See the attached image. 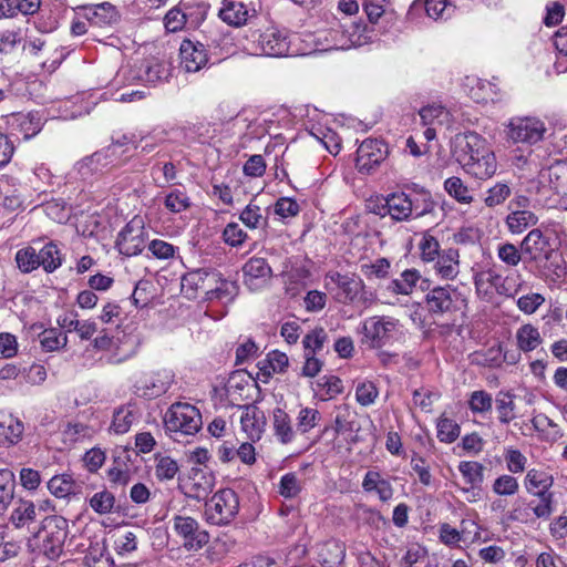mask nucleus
<instances>
[{
  "label": "nucleus",
  "mask_w": 567,
  "mask_h": 567,
  "mask_svg": "<svg viewBox=\"0 0 567 567\" xmlns=\"http://www.w3.org/2000/svg\"><path fill=\"white\" fill-rule=\"evenodd\" d=\"M524 262L533 264L535 274L546 281L556 284L566 275V266L561 255L557 251L551 236L534 228L520 241Z\"/></svg>",
  "instance_id": "obj_1"
},
{
  "label": "nucleus",
  "mask_w": 567,
  "mask_h": 567,
  "mask_svg": "<svg viewBox=\"0 0 567 567\" xmlns=\"http://www.w3.org/2000/svg\"><path fill=\"white\" fill-rule=\"evenodd\" d=\"M252 37V50L256 55L280 58L308 54V52L297 48V42L300 41V35L297 33H290L286 29L269 27L257 34L254 33Z\"/></svg>",
  "instance_id": "obj_2"
},
{
  "label": "nucleus",
  "mask_w": 567,
  "mask_h": 567,
  "mask_svg": "<svg viewBox=\"0 0 567 567\" xmlns=\"http://www.w3.org/2000/svg\"><path fill=\"white\" fill-rule=\"evenodd\" d=\"M164 423L175 441H179L183 436L195 435L203 425L199 410L186 402L173 403L165 413Z\"/></svg>",
  "instance_id": "obj_3"
},
{
  "label": "nucleus",
  "mask_w": 567,
  "mask_h": 567,
  "mask_svg": "<svg viewBox=\"0 0 567 567\" xmlns=\"http://www.w3.org/2000/svg\"><path fill=\"white\" fill-rule=\"evenodd\" d=\"M68 527V520L62 516L52 515L43 518L35 538L41 540L40 549L49 559H56L62 554Z\"/></svg>",
  "instance_id": "obj_4"
},
{
  "label": "nucleus",
  "mask_w": 567,
  "mask_h": 567,
  "mask_svg": "<svg viewBox=\"0 0 567 567\" xmlns=\"http://www.w3.org/2000/svg\"><path fill=\"white\" fill-rule=\"evenodd\" d=\"M239 511V497L231 488L216 492L205 503V518L210 525H228L237 516Z\"/></svg>",
  "instance_id": "obj_5"
},
{
  "label": "nucleus",
  "mask_w": 567,
  "mask_h": 567,
  "mask_svg": "<svg viewBox=\"0 0 567 567\" xmlns=\"http://www.w3.org/2000/svg\"><path fill=\"white\" fill-rule=\"evenodd\" d=\"M425 307L433 317H443L462 311L466 307V299L451 285L437 286L425 296Z\"/></svg>",
  "instance_id": "obj_6"
},
{
  "label": "nucleus",
  "mask_w": 567,
  "mask_h": 567,
  "mask_svg": "<svg viewBox=\"0 0 567 567\" xmlns=\"http://www.w3.org/2000/svg\"><path fill=\"white\" fill-rule=\"evenodd\" d=\"M507 136L514 143L534 145L544 138L545 123L537 117H514L507 125Z\"/></svg>",
  "instance_id": "obj_7"
},
{
  "label": "nucleus",
  "mask_w": 567,
  "mask_h": 567,
  "mask_svg": "<svg viewBox=\"0 0 567 567\" xmlns=\"http://www.w3.org/2000/svg\"><path fill=\"white\" fill-rule=\"evenodd\" d=\"M487 152L491 150L486 140L476 132L458 133L452 141V154L460 165L474 161L473 158Z\"/></svg>",
  "instance_id": "obj_8"
},
{
  "label": "nucleus",
  "mask_w": 567,
  "mask_h": 567,
  "mask_svg": "<svg viewBox=\"0 0 567 567\" xmlns=\"http://www.w3.org/2000/svg\"><path fill=\"white\" fill-rule=\"evenodd\" d=\"M172 522L174 532L183 538V545L187 550H199L208 544V532L200 528L199 523L195 518L175 515Z\"/></svg>",
  "instance_id": "obj_9"
},
{
  "label": "nucleus",
  "mask_w": 567,
  "mask_h": 567,
  "mask_svg": "<svg viewBox=\"0 0 567 567\" xmlns=\"http://www.w3.org/2000/svg\"><path fill=\"white\" fill-rule=\"evenodd\" d=\"M399 320L391 317H372L363 324V334L372 349H381L393 339Z\"/></svg>",
  "instance_id": "obj_10"
},
{
  "label": "nucleus",
  "mask_w": 567,
  "mask_h": 567,
  "mask_svg": "<svg viewBox=\"0 0 567 567\" xmlns=\"http://www.w3.org/2000/svg\"><path fill=\"white\" fill-rule=\"evenodd\" d=\"M115 247L126 257L140 255L145 247L143 220L136 217L130 220L118 233Z\"/></svg>",
  "instance_id": "obj_11"
},
{
  "label": "nucleus",
  "mask_w": 567,
  "mask_h": 567,
  "mask_svg": "<svg viewBox=\"0 0 567 567\" xmlns=\"http://www.w3.org/2000/svg\"><path fill=\"white\" fill-rule=\"evenodd\" d=\"M388 153L385 143L367 138L357 150L355 167L361 174H371L386 158Z\"/></svg>",
  "instance_id": "obj_12"
},
{
  "label": "nucleus",
  "mask_w": 567,
  "mask_h": 567,
  "mask_svg": "<svg viewBox=\"0 0 567 567\" xmlns=\"http://www.w3.org/2000/svg\"><path fill=\"white\" fill-rule=\"evenodd\" d=\"M76 14L97 28H111L121 21V13L111 2L76 7Z\"/></svg>",
  "instance_id": "obj_13"
},
{
  "label": "nucleus",
  "mask_w": 567,
  "mask_h": 567,
  "mask_svg": "<svg viewBox=\"0 0 567 567\" xmlns=\"http://www.w3.org/2000/svg\"><path fill=\"white\" fill-rule=\"evenodd\" d=\"M174 382L171 370H159L145 374L135 383L136 393L146 399H154L166 393Z\"/></svg>",
  "instance_id": "obj_14"
},
{
  "label": "nucleus",
  "mask_w": 567,
  "mask_h": 567,
  "mask_svg": "<svg viewBox=\"0 0 567 567\" xmlns=\"http://www.w3.org/2000/svg\"><path fill=\"white\" fill-rule=\"evenodd\" d=\"M181 68L188 73H195L205 68L209 61L206 47L199 41L185 39L179 47Z\"/></svg>",
  "instance_id": "obj_15"
},
{
  "label": "nucleus",
  "mask_w": 567,
  "mask_h": 567,
  "mask_svg": "<svg viewBox=\"0 0 567 567\" xmlns=\"http://www.w3.org/2000/svg\"><path fill=\"white\" fill-rule=\"evenodd\" d=\"M244 284L250 291L264 288L272 277V269L265 258L252 257L243 267Z\"/></svg>",
  "instance_id": "obj_16"
},
{
  "label": "nucleus",
  "mask_w": 567,
  "mask_h": 567,
  "mask_svg": "<svg viewBox=\"0 0 567 567\" xmlns=\"http://www.w3.org/2000/svg\"><path fill=\"white\" fill-rule=\"evenodd\" d=\"M214 486L215 477L212 472L200 467H193L185 495L196 501H203L212 493Z\"/></svg>",
  "instance_id": "obj_17"
},
{
  "label": "nucleus",
  "mask_w": 567,
  "mask_h": 567,
  "mask_svg": "<svg viewBox=\"0 0 567 567\" xmlns=\"http://www.w3.org/2000/svg\"><path fill=\"white\" fill-rule=\"evenodd\" d=\"M256 14L244 0H224L219 10V18L229 25L240 27L247 23L248 19Z\"/></svg>",
  "instance_id": "obj_18"
},
{
  "label": "nucleus",
  "mask_w": 567,
  "mask_h": 567,
  "mask_svg": "<svg viewBox=\"0 0 567 567\" xmlns=\"http://www.w3.org/2000/svg\"><path fill=\"white\" fill-rule=\"evenodd\" d=\"M454 12V6L449 0H414L410 6L409 13L411 16L426 17L433 20H446Z\"/></svg>",
  "instance_id": "obj_19"
},
{
  "label": "nucleus",
  "mask_w": 567,
  "mask_h": 567,
  "mask_svg": "<svg viewBox=\"0 0 567 567\" xmlns=\"http://www.w3.org/2000/svg\"><path fill=\"white\" fill-rule=\"evenodd\" d=\"M23 423L12 414L0 413V447H10L20 442Z\"/></svg>",
  "instance_id": "obj_20"
},
{
  "label": "nucleus",
  "mask_w": 567,
  "mask_h": 567,
  "mask_svg": "<svg viewBox=\"0 0 567 567\" xmlns=\"http://www.w3.org/2000/svg\"><path fill=\"white\" fill-rule=\"evenodd\" d=\"M435 272L443 279H454L460 272V254L456 248L443 249L432 261Z\"/></svg>",
  "instance_id": "obj_21"
},
{
  "label": "nucleus",
  "mask_w": 567,
  "mask_h": 567,
  "mask_svg": "<svg viewBox=\"0 0 567 567\" xmlns=\"http://www.w3.org/2000/svg\"><path fill=\"white\" fill-rule=\"evenodd\" d=\"M473 159L474 161H470L468 163L461 165L463 169L473 177L477 179H487L496 173L497 163L492 151L481 154Z\"/></svg>",
  "instance_id": "obj_22"
},
{
  "label": "nucleus",
  "mask_w": 567,
  "mask_h": 567,
  "mask_svg": "<svg viewBox=\"0 0 567 567\" xmlns=\"http://www.w3.org/2000/svg\"><path fill=\"white\" fill-rule=\"evenodd\" d=\"M554 484V478L545 471L532 468L527 472L524 486L528 494L533 496L554 495L550 487Z\"/></svg>",
  "instance_id": "obj_23"
},
{
  "label": "nucleus",
  "mask_w": 567,
  "mask_h": 567,
  "mask_svg": "<svg viewBox=\"0 0 567 567\" xmlns=\"http://www.w3.org/2000/svg\"><path fill=\"white\" fill-rule=\"evenodd\" d=\"M362 488L367 493H375L381 502H389L394 489L389 480L378 471H368L362 481Z\"/></svg>",
  "instance_id": "obj_24"
},
{
  "label": "nucleus",
  "mask_w": 567,
  "mask_h": 567,
  "mask_svg": "<svg viewBox=\"0 0 567 567\" xmlns=\"http://www.w3.org/2000/svg\"><path fill=\"white\" fill-rule=\"evenodd\" d=\"M117 162L116 146H106L91 156L83 158L80 163V171L87 168L91 173H97L110 165H115Z\"/></svg>",
  "instance_id": "obj_25"
},
{
  "label": "nucleus",
  "mask_w": 567,
  "mask_h": 567,
  "mask_svg": "<svg viewBox=\"0 0 567 567\" xmlns=\"http://www.w3.org/2000/svg\"><path fill=\"white\" fill-rule=\"evenodd\" d=\"M243 430L249 437H260L266 425L265 413L256 405H245L240 416Z\"/></svg>",
  "instance_id": "obj_26"
},
{
  "label": "nucleus",
  "mask_w": 567,
  "mask_h": 567,
  "mask_svg": "<svg viewBox=\"0 0 567 567\" xmlns=\"http://www.w3.org/2000/svg\"><path fill=\"white\" fill-rule=\"evenodd\" d=\"M385 205L393 220L404 221L411 218V196L404 192L386 195Z\"/></svg>",
  "instance_id": "obj_27"
},
{
  "label": "nucleus",
  "mask_w": 567,
  "mask_h": 567,
  "mask_svg": "<svg viewBox=\"0 0 567 567\" xmlns=\"http://www.w3.org/2000/svg\"><path fill=\"white\" fill-rule=\"evenodd\" d=\"M47 487L49 492L58 498H66L71 495L79 494L81 491V485L68 473L51 477L47 483Z\"/></svg>",
  "instance_id": "obj_28"
},
{
  "label": "nucleus",
  "mask_w": 567,
  "mask_h": 567,
  "mask_svg": "<svg viewBox=\"0 0 567 567\" xmlns=\"http://www.w3.org/2000/svg\"><path fill=\"white\" fill-rule=\"evenodd\" d=\"M58 323L68 332H76L82 340H90L97 330L94 321H80L78 315L73 312L59 317Z\"/></svg>",
  "instance_id": "obj_29"
},
{
  "label": "nucleus",
  "mask_w": 567,
  "mask_h": 567,
  "mask_svg": "<svg viewBox=\"0 0 567 567\" xmlns=\"http://www.w3.org/2000/svg\"><path fill=\"white\" fill-rule=\"evenodd\" d=\"M538 217L528 209H513L506 217L505 224L508 231L513 235H519L529 227L537 224Z\"/></svg>",
  "instance_id": "obj_30"
},
{
  "label": "nucleus",
  "mask_w": 567,
  "mask_h": 567,
  "mask_svg": "<svg viewBox=\"0 0 567 567\" xmlns=\"http://www.w3.org/2000/svg\"><path fill=\"white\" fill-rule=\"evenodd\" d=\"M37 254L39 256V267H42L47 274H52L62 266L63 256L54 241L44 244L41 249H37Z\"/></svg>",
  "instance_id": "obj_31"
},
{
  "label": "nucleus",
  "mask_w": 567,
  "mask_h": 567,
  "mask_svg": "<svg viewBox=\"0 0 567 567\" xmlns=\"http://www.w3.org/2000/svg\"><path fill=\"white\" fill-rule=\"evenodd\" d=\"M331 279L341 290L340 300L343 302L353 301L364 287L363 281L355 276L349 277L337 272L331 277Z\"/></svg>",
  "instance_id": "obj_32"
},
{
  "label": "nucleus",
  "mask_w": 567,
  "mask_h": 567,
  "mask_svg": "<svg viewBox=\"0 0 567 567\" xmlns=\"http://www.w3.org/2000/svg\"><path fill=\"white\" fill-rule=\"evenodd\" d=\"M346 557L344 547L337 542L324 544L318 551L316 563L320 567H339Z\"/></svg>",
  "instance_id": "obj_33"
},
{
  "label": "nucleus",
  "mask_w": 567,
  "mask_h": 567,
  "mask_svg": "<svg viewBox=\"0 0 567 567\" xmlns=\"http://www.w3.org/2000/svg\"><path fill=\"white\" fill-rule=\"evenodd\" d=\"M421 279L419 270L412 268L404 270L400 278H395L389 282L386 290L394 295H411L417 281Z\"/></svg>",
  "instance_id": "obj_34"
},
{
  "label": "nucleus",
  "mask_w": 567,
  "mask_h": 567,
  "mask_svg": "<svg viewBox=\"0 0 567 567\" xmlns=\"http://www.w3.org/2000/svg\"><path fill=\"white\" fill-rule=\"evenodd\" d=\"M516 342L520 351L530 352L542 344L543 339L537 327L525 323L516 331Z\"/></svg>",
  "instance_id": "obj_35"
},
{
  "label": "nucleus",
  "mask_w": 567,
  "mask_h": 567,
  "mask_svg": "<svg viewBox=\"0 0 567 567\" xmlns=\"http://www.w3.org/2000/svg\"><path fill=\"white\" fill-rule=\"evenodd\" d=\"M551 189L558 195H567V162L557 161L547 169Z\"/></svg>",
  "instance_id": "obj_36"
},
{
  "label": "nucleus",
  "mask_w": 567,
  "mask_h": 567,
  "mask_svg": "<svg viewBox=\"0 0 567 567\" xmlns=\"http://www.w3.org/2000/svg\"><path fill=\"white\" fill-rule=\"evenodd\" d=\"M411 196V217L419 218L432 214L435 208V202L430 192L420 189Z\"/></svg>",
  "instance_id": "obj_37"
},
{
  "label": "nucleus",
  "mask_w": 567,
  "mask_h": 567,
  "mask_svg": "<svg viewBox=\"0 0 567 567\" xmlns=\"http://www.w3.org/2000/svg\"><path fill=\"white\" fill-rule=\"evenodd\" d=\"M16 478L9 468L0 470V515H2L14 496Z\"/></svg>",
  "instance_id": "obj_38"
},
{
  "label": "nucleus",
  "mask_w": 567,
  "mask_h": 567,
  "mask_svg": "<svg viewBox=\"0 0 567 567\" xmlns=\"http://www.w3.org/2000/svg\"><path fill=\"white\" fill-rule=\"evenodd\" d=\"M274 430L282 444L290 443L295 436L290 416L280 408L274 410Z\"/></svg>",
  "instance_id": "obj_39"
},
{
  "label": "nucleus",
  "mask_w": 567,
  "mask_h": 567,
  "mask_svg": "<svg viewBox=\"0 0 567 567\" xmlns=\"http://www.w3.org/2000/svg\"><path fill=\"white\" fill-rule=\"evenodd\" d=\"M495 405L498 421L502 424H509L516 417V405L512 393L499 391L495 398Z\"/></svg>",
  "instance_id": "obj_40"
},
{
  "label": "nucleus",
  "mask_w": 567,
  "mask_h": 567,
  "mask_svg": "<svg viewBox=\"0 0 567 567\" xmlns=\"http://www.w3.org/2000/svg\"><path fill=\"white\" fill-rule=\"evenodd\" d=\"M458 471L466 484L472 488L481 487L484 481V466L474 461H462L458 464Z\"/></svg>",
  "instance_id": "obj_41"
},
{
  "label": "nucleus",
  "mask_w": 567,
  "mask_h": 567,
  "mask_svg": "<svg viewBox=\"0 0 567 567\" xmlns=\"http://www.w3.org/2000/svg\"><path fill=\"white\" fill-rule=\"evenodd\" d=\"M179 471L177 462L171 456L155 454V477L161 481H172Z\"/></svg>",
  "instance_id": "obj_42"
},
{
  "label": "nucleus",
  "mask_w": 567,
  "mask_h": 567,
  "mask_svg": "<svg viewBox=\"0 0 567 567\" xmlns=\"http://www.w3.org/2000/svg\"><path fill=\"white\" fill-rule=\"evenodd\" d=\"M328 341L329 336L324 328L317 327L312 329L302 339L305 353L319 354Z\"/></svg>",
  "instance_id": "obj_43"
},
{
  "label": "nucleus",
  "mask_w": 567,
  "mask_h": 567,
  "mask_svg": "<svg viewBox=\"0 0 567 567\" xmlns=\"http://www.w3.org/2000/svg\"><path fill=\"white\" fill-rule=\"evenodd\" d=\"M437 439L443 443H453L457 440L461 433L458 423L445 415H441L436 422Z\"/></svg>",
  "instance_id": "obj_44"
},
{
  "label": "nucleus",
  "mask_w": 567,
  "mask_h": 567,
  "mask_svg": "<svg viewBox=\"0 0 567 567\" xmlns=\"http://www.w3.org/2000/svg\"><path fill=\"white\" fill-rule=\"evenodd\" d=\"M37 518L35 506L30 501H20L11 514V522L16 527L29 526Z\"/></svg>",
  "instance_id": "obj_45"
},
{
  "label": "nucleus",
  "mask_w": 567,
  "mask_h": 567,
  "mask_svg": "<svg viewBox=\"0 0 567 567\" xmlns=\"http://www.w3.org/2000/svg\"><path fill=\"white\" fill-rule=\"evenodd\" d=\"M14 260L19 270L23 274H30L39 268V256L37 254V248L33 246H27L19 249L16 252Z\"/></svg>",
  "instance_id": "obj_46"
},
{
  "label": "nucleus",
  "mask_w": 567,
  "mask_h": 567,
  "mask_svg": "<svg viewBox=\"0 0 567 567\" xmlns=\"http://www.w3.org/2000/svg\"><path fill=\"white\" fill-rule=\"evenodd\" d=\"M444 189L450 196L462 204H470L473 202L471 189L463 183L460 177L452 176L444 182Z\"/></svg>",
  "instance_id": "obj_47"
},
{
  "label": "nucleus",
  "mask_w": 567,
  "mask_h": 567,
  "mask_svg": "<svg viewBox=\"0 0 567 567\" xmlns=\"http://www.w3.org/2000/svg\"><path fill=\"white\" fill-rule=\"evenodd\" d=\"M204 275V268H199L188 271L182 277V291H184L188 298H196L198 291L203 292Z\"/></svg>",
  "instance_id": "obj_48"
},
{
  "label": "nucleus",
  "mask_w": 567,
  "mask_h": 567,
  "mask_svg": "<svg viewBox=\"0 0 567 567\" xmlns=\"http://www.w3.org/2000/svg\"><path fill=\"white\" fill-rule=\"evenodd\" d=\"M355 413L350 405L341 404L336 408L334 431L337 434L353 432Z\"/></svg>",
  "instance_id": "obj_49"
},
{
  "label": "nucleus",
  "mask_w": 567,
  "mask_h": 567,
  "mask_svg": "<svg viewBox=\"0 0 567 567\" xmlns=\"http://www.w3.org/2000/svg\"><path fill=\"white\" fill-rule=\"evenodd\" d=\"M525 281L518 272H511L503 276L496 293L505 298H514L523 288Z\"/></svg>",
  "instance_id": "obj_50"
},
{
  "label": "nucleus",
  "mask_w": 567,
  "mask_h": 567,
  "mask_svg": "<svg viewBox=\"0 0 567 567\" xmlns=\"http://www.w3.org/2000/svg\"><path fill=\"white\" fill-rule=\"evenodd\" d=\"M538 499L529 501V508H532L533 520L543 519L547 520L555 509L554 495L536 496Z\"/></svg>",
  "instance_id": "obj_51"
},
{
  "label": "nucleus",
  "mask_w": 567,
  "mask_h": 567,
  "mask_svg": "<svg viewBox=\"0 0 567 567\" xmlns=\"http://www.w3.org/2000/svg\"><path fill=\"white\" fill-rule=\"evenodd\" d=\"M239 219L250 229L264 228L268 225V219L261 214L260 207L252 203L245 207Z\"/></svg>",
  "instance_id": "obj_52"
},
{
  "label": "nucleus",
  "mask_w": 567,
  "mask_h": 567,
  "mask_svg": "<svg viewBox=\"0 0 567 567\" xmlns=\"http://www.w3.org/2000/svg\"><path fill=\"white\" fill-rule=\"evenodd\" d=\"M20 130L24 135V138H31L42 130V118L38 112H30L25 115H19L17 117Z\"/></svg>",
  "instance_id": "obj_53"
},
{
  "label": "nucleus",
  "mask_w": 567,
  "mask_h": 567,
  "mask_svg": "<svg viewBox=\"0 0 567 567\" xmlns=\"http://www.w3.org/2000/svg\"><path fill=\"white\" fill-rule=\"evenodd\" d=\"M113 538V548L121 556H126L137 548L136 535L132 532H117Z\"/></svg>",
  "instance_id": "obj_54"
},
{
  "label": "nucleus",
  "mask_w": 567,
  "mask_h": 567,
  "mask_svg": "<svg viewBox=\"0 0 567 567\" xmlns=\"http://www.w3.org/2000/svg\"><path fill=\"white\" fill-rule=\"evenodd\" d=\"M90 506L100 515L110 514L115 506V496L111 492L103 489L90 498Z\"/></svg>",
  "instance_id": "obj_55"
},
{
  "label": "nucleus",
  "mask_w": 567,
  "mask_h": 567,
  "mask_svg": "<svg viewBox=\"0 0 567 567\" xmlns=\"http://www.w3.org/2000/svg\"><path fill=\"white\" fill-rule=\"evenodd\" d=\"M493 398L484 391H473L468 399V408L474 414H485L492 411Z\"/></svg>",
  "instance_id": "obj_56"
},
{
  "label": "nucleus",
  "mask_w": 567,
  "mask_h": 567,
  "mask_svg": "<svg viewBox=\"0 0 567 567\" xmlns=\"http://www.w3.org/2000/svg\"><path fill=\"white\" fill-rule=\"evenodd\" d=\"M40 343L45 351H55L64 348L68 342V338L64 333L58 329H47L39 336Z\"/></svg>",
  "instance_id": "obj_57"
},
{
  "label": "nucleus",
  "mask_w": 567,
  "mask_h": 567,
  "mask_svg": "<svg viewBox=\"0 0 567 567\" xmlns=\"http://www.w3.org/2000/svg\"><path fill=\"white\" fill-rule=\"evenodd\" d=\"M497 257L508 267H516L522 260L524 261V254L522 248H517L512 243H504L498 245Z\"/></svg>",
  "instance_id": "obj_58"
},
{
  "label": "nucleus",
  "mask_w": 567,
  "mask_h": 567,
  "mask_svg": "<svg viewBox=\"0 0 567 567\" xmlns=\"http://www.w3.org/2000/svg\"><path fill=\"white\" fill-rule=\"evenodd\" d=\"M419 248L421 251V259L426 264H432L433 260L437 259V256L442 252L439 240L430 234H424Z\"/></svg>",
  "instance_id": "obj_59"
},
{
  "label": "nucleus",
  "mask_w": 567,
  "mask_h": 567,
  "mask_svg": "<svg viewBox=\"0 0 567 567\" xmlns=\"http://www.w3.org/2000/svg\"><path fill=\"white\" fill-rule=\"evenodd\" d=\"M318 388L323 391L322 400H330L343 392V384L337 375H323L317 382Z\"/></svg>",
  "instance_id": "obj_60"
},
{
  "label": "nucleus",
  "mask_w": 567,
  "mask_h": 567,
  "mask_svg": "<svg viewBox=\"0 0 567 567\" xmlns=\"http://www.w3.org/2000/svg\"><path fill=\"white\" fill-rule=\"evenodd\" d=\"M133 420L134 415L132 410L127 406H121L113 414L111 429L116 434H124L131 429Z\"/></svg>",
  "instance_id": "obj_61"
},
{
  "label": "nucleus",
  "mask_w": 567,
  "mask_h": 567,
  "mask_svg": "<svg viewBox=\"0 0 567 567\" xmlns=\"http://www.w3.org/2000/svg\"><path fill=\"white\" fill-rule=\"evenodd\" d=\"M302 486L296 473H287L281 476L279 482V494L285 498H293L299 495Z\"/></svg>",
  "instance_id": "obj_62"
},
{
  "label": "nucleus",
  "mask_w": 567,
  "mask_h": 567,
  "mask_svg": "<svg viewBox=\"0 0 567 567\" xmlns=\"http://www.w3.org/2000/svg\"><path fill=\"white\" fill-rule=\"evenodd\" d=\"M391 264L384 258H378L374 262L371 264H362L360 266L361 272L368 278H379L383 279L388 277Z\"/></svg>",
  "instance_id": "obj_63"
},
{
  "label": "nucleus",
  "mask_w": 567,
  "mask_h": 567,
  "mask_svg": "<svg viewBox=\"0 0 567 567\" xmlns=\"http://www.w3.org/2000/svg\"><path fill=\"white\" fill-rule=\"evenodd\" d=\"M379 396V390L372 381L360 382L355 388L357 402L362 406L373 404Z\"/></svg>",
  "instance_id": "obj_64"
}]
</instances>
